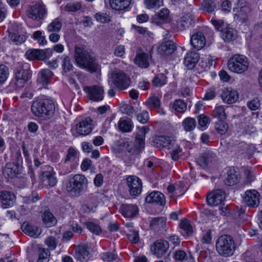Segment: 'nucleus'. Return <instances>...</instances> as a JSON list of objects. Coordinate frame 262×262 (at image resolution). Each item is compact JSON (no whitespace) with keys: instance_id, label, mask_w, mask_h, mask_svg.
<instances>
[{"instance_id":"f257e3e1","label":"nucleus","mask_w":262,"mask_h":262,"mask_svg":"<svg viewBox=\"0 0 262 262\" xmlns=\"http://www.w3.org/2000/svg\"><path fill=\"white\" fill-rule=\"evenodd\" d=\"M55 110L53 101L45 96L35 97L32 102L31 111L36 117L50 119L53 116Z\"/></svg>"},{"instance_id":"f03ea898","label":"nucleus","mask_w":262,"mask_h":262,"mask_svg":"<svg viewBox=\"0 0 262 262\" xmlns=\"http://www.w3.org/2000/svg\"><path fill=\"white\" fill-rule=\"evenodd\" d=\"M216 249L222 256H231L235 250L234 242L233 238L228 235H223L219 237L216 242Z\"/></svg>"},{"instance_id":"7ed1b4c3","label":"nucleus","mask_w":262,"mask_h":262,"mask_svg":"<svg viewBox=\"0 0 262 262\" xmlns=\"http://www.w3.org/2000/svg\"><path fill=\"white\" fill-rule=\"evenodd\" d=\"M249 62L248 58L242 54H235L231 57L227 63L229 70L235 73L243 74L248 69Z\"/></svg>"},{"instance_id":"20e7f679","label":"nucleus","mask_w":262,"mask_h":262,"mask_svg":"<svg viewBox=\"0 0 262 262\" xmlns=\"http://www.w3.org/2000/svg\"><path fill=\"white\" fill-rule=\"evenodd\" d=\"M83 69L93 74L98 72L101 67L91 50L83 51Z\"/></svg>"},{"instance_id":"39448f33","label":"nucleus","mask_w":262,"mask_h":262,"mask_svg":"<svg viewBox=\"0 0 262 262\" xmlns=\"http://www.w3.org/2000/svg\"><path fill=\"white\" fill-rule=\"evenodd\" d=\"M112 82L120 91L127 89L130 84V78L122 71L115 69L111 74Z\"/></svg>"},{"instance_id":"423d86ee","label":"nucleus","mask_w":262,"mask_h":262,"mask_svg":"<svg viewBox=\"0 0 262 262\" xmlns=\"http://www.w3.org/2000/svg\"><path fill=\"white\" fill-rule=\"evenodd\" d=\"M234 18L241 22L248 19L251 9L245 0H239L233 8Z\"/></svg>"},{"instance_id":"0eeeda50","label":"nucleus","mask_w":262,"mask_h":262,"mask_svg":"<svg viewBox=\"0 0 262 262\" xmlns=\"http://www.w3.org/2000/svg\"><path fill=\"white\" fill-rule=\"evenodd\" d=\"M83 90L86 97L94 102L102 101L104 98V91L103 88L100 85H94L85 86Z\"/></svg>"},{"instance_id":"6e6552de","label":"nucleus","mask_w":262,"mask_h":262,"mask_svg":"<svg viewBox=\"0 0 262 262\" xmlns=\"http://www.w3.org/2000/svg\"><path fill=\"white\" fill-rule=\"evenodd\" d=\"M82 189V176L76 174L67 184V190L72 196L80 195Z\"/></svg>"},{"instance_id":"1a4fd4ad","label":"nucleus","mask_w":262,"mask_h":262,"mask_svg":"<svg viewBox=\"0 0 262 262\" xmlns=\"http://www.w3.org/2000/svg\"><path fill=\"white\" fill-rule=\"evenodd\" d=\"M46 13L45 6L42 3L33 4L27 10L28 16L34 20L43 18Z\"/></svg>"},{"instance_id":"9d476101","label":"nucleus","mask_w":262,"mask_h":262,"mask_svg":"<svg viewBox=\"0 0 262 262\" xmlns=\"http://www.w3.org/2000/svg\"><path fill=\"white\" fill-rule=\"evenodd\" d=\"M127 184L131 195L138 196L141 193L142 184L141 180L138 177L136 176H129L127 178Z\"/></svg>"},{"instance_id":"9b49d317","label":"nucleus","mask_w":262,"mask_h":262,"mask_svg":"<svg viewBox=\"0 0 262 262\" xmlns=\"http://www.w3.org/2000/svg\"><path fill=\"white\" fill-rule=\"evenodd\" d=\"M226 193L222 189H216L210 192L207 198V203L211 206L220 204L225 199Z\"/></svg>"},{"instance_id":"f8f14e48","label":"nucleus","mask_w":262,"mask_h":262,"mask_svg":"<svg viewBox=\"0 0 262 262\" xmlns=\"http://www.w3.org/2000/svg\"><path fill=\"white\" fill-rule=\"evenodd\" d=\"M244 201L251 207H256L259 204V194L255 190H247L245 192Z\"/></svg>"},{"instance_id":"ddd939ff","label":"nucleus","mask_w":262,"mask_h":262,"mask_svg":"<svg viewBox=\"0 0 262 262\" xmlns=\"http://www.w3.org/2000/svg\"><path fill=\"white\" fill-rule=\"evenodd\" d=\"M221 98L225 103L232 104L237 100L238 94L236 90L231 88H226L223 90Z\"/></svg>"},{"instance_id":"4468645a","label":"nucleus","mask_w":262,"mask_h":262,"mask_svg":"<svg viewBox=\"0 0 262 262\" xmlns=\"http://www.w3.org/2000/svg\"><path fill=\"white\" fill-rule=\"evenodd\" d=\"M169 248L168 243L164 240H160L156 242L151 247V249L154 254L157 257H161L165 254Z\"/></svg>"},{"instance_id":"2eb2a0df","label":"nucleus","mask_w":262,"mask_h":262,"mask_svg":"<svg viewBox=\"0 0 262 262\" xmlns=\"http://www.w3.org/2000/svg\"><path fill=\"white\" fill-rule=\"evenodd\" d=\"M206 38L204 34L201 32H198L191 36L190 44L196 50H200L206 45Z\"/></svg>"},{"instance_id":"dca6fc26","label":"nucleus","mask_w":262,"mask_h":262,"mask_svg":"<svg viewBox=\"0 0 262 262\" xmlns=\"http://www.w3.org/2000/svg\"><path fill=\"white\" fill-rule=\"evenodd\" d=\"M145 201L149 204L155 203L161 206H164L166 203L164 195L158 191H154L148 194L145 198Z\"/></svg>"},{"instance_id":"f3484780","label":"nucleus","mask_w":262,"mask_h":262,"mask_svg":"<svg viewBox=\"0 0 262 262\" xmlns=\"http://www.w3.org/2000/svg\"><path fill=\"white\" fill-rule=\"evenodd\" d=\"M149 131V128L147 126L138 127V132L135 137V144L140 151L144 148L145 135Z\"/></svg>"},{"instance_id":"a211bd4d","label":"nucleus","mask_w":262,"mask_h":262,"mask_svg":"<svg viewBox=\"0 0 262 262\" xmlns=\"http://www.w3.org/2000/svg\"><path fill=\"white\" fill-rule=\"evenodd\" d=\"M15 195L9 191H3L0 192V201L2 203V207L4 208H8L11 206L15 201Z\"/></svg>"},{"instance_id":"6ab92c4d","label":"nucleus","mask_w":262,"mask_h":262,"mask_svg":"<svg viewBox=\"0 0 262 262\" xmlns=\"http://www.w3.org/2000/svg\"><path fill=\"white\" fill-rule=\"evenodd\" d=\"M215 156L212 152L202 154L197 159L198 164L205 168L210 165L215 160Z\"/></svg>"},{"instance_id":"aec40b11","label":"nucleus","mask_w":262,"mask_h":262,"mask_svg":"<svg viewBox=\"0 0 262 262\" xmlns=\"http://www.w3.org/2000/svg\"><path fill=\"white\" fill-rule=\"evenodd\" d=\"M154 142L157 144V147L162 146L170 149L174 145L176 141L170 137L161 136L155 137Z\"/></svg>"},{"instance_id":"412c9836","label":"nucleus","mask_w":262,"mask_h":262,"mask_svg":"<svg viewBox=\"0 0 262 262\" xmlns=\"http://www.w3.org/2000/svg\"><path fill=\"white\" fill-rule=\"evenodd\" d=\"M194 23L192 15L190 13L184 14L177 22V27L180 31H183L189 28Z\"/></svg>"},{"instance_id":"4be33fe9","label":"nucleus","mask_w":262,"mask_h":262,"mask_svg":"<svg viewBox=\"0 0 262 262\" xmlns=\"http://www.w3.org/2000/svg\"><path fill=\"white\" fill-rule=\"evenodd\" d=\"M169 14V10L167 8H163L157 15L152 16V22L157 25L168 22L170 20Z\"/></svg>"},{"instance_id":"5701e85b","label":"nucleus","mask_w":262,"mask_h":262,"mask_svg":"<svg viewBox=\"0 0 262 262\" xmlns=\"http://www.w3.org/2000/svg\"><path fill=\"white\" fill-rule=\"evenodd\" d=\"M122 214L128 218H133L138 214V208L136 205L123 204L121 208Z\"/></svg>"},{"instance_id":"b1692460","label":"nucleus","mask_w":262,"mask_h":262,"mask_svg":"<svg viewBox=\"0 0 262 262\" xmlns=\"http://www.w3.org/2000/svg\"><path fill=\"white\" fill-rule=\"evenodd\" d=\"M176 46L174 42L171 40H168L161 44L158 48V52L162 55H168L176 50Z\"/></svg>"},{"instance_id":"393cba45","label":"nucleus","mask_w":262,"mask_h":262,"mask_svg":"<svg viewBox=\"0 0 262 262\" xmlns=\"http://www.w3.org/2000/svg\"><path fill=\"white\" fill-rule=\"evenodd\" d=\"M239 180V175L237 171L234 169H229L227 173V176L224 180L225 184L227 186H233L236 184Z\"/></svg>"},{"instance_id":"a878e982","label":"nucleus","mask_w":262,"mask_h":262,"mask_svg":"<svg viewBox=\"0 0 262 262\" xmlns=\"http://www.w3.org/2000/svg\"><path fill=\"white\" fill-rule=\"evenodd\" d=\"M199 54L194 52L187 53L184 57V63L188 69H192L199 61Z\"/></svg>"},{"instance_id":"bb28decb","label":"nucleus","mask_w":262,"mask_h":262,"mask_svg":"<svg viewBox=\"0 0 262 262\" xmlns=\"http://www.w3.org/2000/svg\"><path fill=\"white\" fill-rule=\"evenodd\" d=\"M53 72L49 69H43L39 72L37 81L42 86H46L49 83V79L53 76Z\"/></svg>"},{"instance_id":"cd10ccee","label":"nucleus","mask_w":262,"mask_h":262,"mask_svg":"<svg viewBox=\"0 0 262 262\" xmlns=\"http://www.w3.org/2000/svg\"><path fill=\"white\" fill-rule=\"evenodd\" d=\"M221 36L224 41L230 42L236 38L237 32L234 29L227 27L222 30Z\"/></svg>"},{"instance_id":"c85d7f7f","label":"nucleus","mask_w":262,"mask_h":262,"mask_svg":"<svg viewBox=\"0 0 262 262\" xmlns=\"http://www.w3.org/2000/svg\"><path fill=\"white\" fill-rule=\"evenodd\" d=\"M118 129L123 133H127L132 131L133 124L131 119L128 118H121L118 123Z\"/></svg>"},{"instance_id":"c756f323","label":"nucleus","mask_w":262,"mask_h":262,"mask_svg":"<svg viewBox=\"0 0 262 262\" xmlns=\"http://www.w3.org/2000/svg\"><path fill=\"white\" fill-rule=\"evenodd\" d=\"M148 55L145 53H140L136 55L134 59L135 63L142 68H147L149 66Z\"/></svg>"},{"instance_id":"7c9ffc66","label":"nucleus","mask_w":262,"mask_h":262,"mask_svg":"<svg viewBox=\"0 0 262 262\" xmlns=\"http://www.w3.org/2000/svg\"><path fill=\"white\" fill-rule=\"evenodd\" d=\"M23 231L31 237H37L41 233V230L36 226L24 223L21 227Z\"/></svg>"},{"instance_id":"2f4dec72","label":"nucleus","mask_w":262,"mask_h":262,"mask_svg":"<svg viewBox=\"0 0 262 262\" xmlns=\"http://www.w3.org/2000/svg\"><path fill=\"white\" fill-rule=\"evenodd\" d=\"M19 167L14 163H8L6 164L4 173L9 178H13L16 177L19 173Z\"/></svg>"},{"instance_id":"473e14b6","label":"nucleus","mask_w":262,"mask_h":262,"mask_svg":"<svg viewBox=\"0 0 262 262\" xmlns=\"http://www.w3.org/2000/svg\"><path fill=\"white\" fill-rule=\"evenodd\" d=\"M42 180L45 184H48L50 187L55 186L57 182L55 173L49 171H45L42 173Z\"/></svg>"},{"instance_id":"72a5a7b5","label":"nucleus","mask_w":262,"mask_h":262,"mask_svg":"<svg viewBox=\"0 0 262 262\" xmlns=\"http://www.w3.org/2000/svg\"><path fill=\"white\" fill-rule=\"evenodd\" d=\"M111 7L116 10H122L130 5V0H110Z\"/></svg>"},{"instance_id":"f704fd0d","label":"nucleus","mask_w":262,"mask_h":262,"mask_svg":"<svg viewBox=\"0 0 262 262\" xmlns=\"http://www.w3.org/2000/svg\"><path fill=\"white\" fill-rule=\"evenodd\" d=\"M118 149L121 152H127L131 154H133L135 150L128 139H122L120 141L118 145Z\"/></svg>"},{"instance_id":"c9c22d12","label":"nucleus","mask_w":262,"mask_h":262,"mask_svg":"<svg viewBox=\"0 0 262 262\" xmlns=\"http://www.w3.org/2000/svg\"><path fill=\"white\" fill-rule=\"evenodd\" d=\"M149 226L151 229L156 230L164 229L166 226V219L163 217L154 218Z\"/></svg>"},{"instance_id":"e433bc0d","label":"nucleus","mask_w":262,"mask_h":262,"mask_svg":"<svg viewBox=\"0 0 262 262\" xmlns=\"http://www.w3.org/2000/svg\"><path fill=\"white\" fill-rule=\"evenodd\" d=\"M43 222L47 227L54 226L56 224V220L53 215L48 211H46L42 215Z\"/></svg>"},{"instance_id":"4c0bfd02","label":"nucleus","mask_w":262,"mask_h":262,"mask_svg":"<svg viewBox=\"0 0 262 262\" xmlns=\"http://www.w3.org/2000/svg\"><path fill=\"white\" fill-rule=\"evenodd\" d=\"M195 120L191 117L185 118L182 123V125L186 132H191L196 127Z\"/></svg>"},{"instance_id":"58836bf2","label":"nucleus","mask_w":262,"mask_h":262,"mask_svg":"<svg viewBox=\"0 0 262 262\" xmlns=\"http://www.w3.org/2000/svg\"><path fill=\"white\" fill-rule=\"evenodd\" d=\"M28 58L30 60H44L45 54L43 50L34 49L27 53Z\"/></svg>"},{"instance_id":"ea45409f","label":"nucleus","mask_w":262,"mask_h":262,"mask_svg":"<svg viewBox=\"0 0 262 262\" xmlns=\"http://www.w3.org/2000/svg\"><path fill=\"white\" fill-rule=\"evenodd\" d=\"M61 67L63 72L67 73L71 71L73 69V64L71 59L67 55H63L61 57Z\"/></svg>"},{"instance_id":"a19ab883","label":"nucleus","mask_w":262,"mask_h":262,"mask_svg":"<svg viewBox=\"0 0 262 262\" xmlns=\"http://www.w3.org/2000/svg\"><path fill=\"white\" fill-rule=\"evenodd\" d=\"M212 116L219 120H224L226 119L225 109L223 106H218L215 107L212 112Z\"/></svg>"},{"instance_id":"79ce46f5","label":"nucleus","mask_w":262,"mask_h":262,"mask_svg":"<svg viewBox=\"0 0 262 262\" xmlns=\"http://www.w3.org/2000/svg\"><path fill=\"white\" fill-rule=\"evenodd\" d=\"M73 58L76 64L80 68L82 67V45H76L74 47Z\"/></svg>"},{"instance_id":"37998d69","label":"nucleus","mask_w":262,"mask_h":262,"mask_svg":"<svg viewBox=\"0 0 262 262\" xmlns=\"http://www.w3.org/2000/svg\"><path fill=\"white\" fill-rule=\"evenodd\" d=\"M174 258L175 260L180 261L189 260L192 259V255L190 253L187 254L184 251L182 250H177L174 252Z\"/></svg>"},{"instance_id":"c03bdc74","label":"nucleus","mask_w":262,"mask_h":262,"mask_svg":"<svg viewBox=\"0 0 262 262\" xmlns=\"http://www.w3.org/2000/svg\"><path fill=\"white\" fill-rule=\"evenodd\" d=\"M50 257V251L48 249L39 248L38 258L37 262H48Z\"/></svg>"},{"instance_id":"a18cd8bd","label":"nucleus","mask_w":262,"mask_h":262,"mask_svg":"<svg viewBox=\"0 0 262 262\" xmlns=\"http://www.w3.org/2000/svg\"><path fill=\"white\" fill-rule=\"evenodd\" d=\"M94 126L93 120L90 117H86L83 120V136L89 134Z\"/></svg>"},{"instance_id":"49530a36","label":"nucleus","mask_w":262,"mask_h":262,"mask_svg":"<svg viewBox=\"0 0 262 262\" xmlns=\"http://www.w3.org/2000/svg\"><path fill=\"white\" fill-rule=\"evenodd\" d=\"M215 8V4L212 0H204L202 3V9L206 12L211 13Z\"/></svg>"},{"instance_id":"de8ad7c7","label":"nucleus","mask_w":262,"mask_h":262,"mask_svg":"<svg viewBox=\"0 0 262 262\" xmlns=\"http://www.w3.org/2000/svg\"><path fill=\"white\" fill-rule=\"evenodd\" d=\"M85 225L90 232L96 235H99L102 232L100 226L93 222H86Z\"/></svg>"},{"instance_id":"09e8293b","label":"nucleus","mask_w":262,"mask_h":262,"mask_svg":"<svg viewBox=\"0 0 262 262\" xmlns=\"http://www.w3.org/2000/svg\"><path fill=\"white\" fill-rule=\"evenodd\" d=\"M144 4L147 9H158L163 5V0H144Z\"/></svg>"},{"instance_id":"8fccbe9b","label":"nucleus","mask_w":262,"mask_h":262,"mask_svg":"<svg viewBox=\"0 0 262 262\" xmlns=\"http://www.w3.org/2000/svg\"><path fill=\"white\" fill-rule=\"evenodd\" d=\"M62 27V24L58 18H56L47 27V30L49 32H58Z\"/></svg>"},{"instance_id":"3c124183","label":"nucleus","mask_w":262,"mask_h":262,"mask_svg":"<svg viewBox=\"0 0 262 262\" xmlns=\"http://www.w3.org/2000/svg\"><path fill=\"white\" fill-rule=\"evenodd\" d=\"M78 152L73 147L69 148L66 157L64 160V163H72L77 158Z\"/></svg>"},{"instance_id":"603ef678","label":"nucleus","mask_w":262,"mask_h":262,"mask_svg":"<svg viewBox=\"0 0 262 262\" xmlns=\"http://www.w3.org/2000/svg\"><path fill=\"white\" fill-rule=\"evenodd\" d=\"M180 227L185 232L187 235H189L192 233V227L189 221L186 219L181 220Z\"/></svg>"},{"instance_id":"864d4df0","label":"nucleus","mask_w":262,"mask_h":262,"mask_svg":"<svg viewBox=\"0 0 262 262\" xmlns=\"http://www.w3.org/2000/svg\"><path fill=\"white\" fill-rule=\"evenodd\" d=\"M215 128L219 134L224 135L228 129V125L223 120H219V122L215 123Z\"/></svg>"},{"instance_id":"5fc2aeb1","label":"nucleus","mask_w":262,"mask_h":262,"mask_svg":"<svg viewBox=\"0 0 262 262\" xmlns=\"http://www.w3.org/2000/svg\"><path fill=\"white\" fill-rule=\"evenodd\" d=\"M167 82V77L163 74L157 75L152 80V83L156 86H161Z\"/></svg>"},{"instance_id":"6e6d98bb","label":"nucleus","mask_w":262,"mask_h":262,"mask_svg":"<svg viewBox=\"0 0 262 262\" xmlns=\"http://www.w3.org/2000/svg\"><path fill=\"white\" fill-rule=\"evenodd\" d=\"M173 108L176 112L183 113L186 110V104L182 100H176L173 104Z\"/></svg>"},{"instance_id":"4d7b16f0","label":"nucleus","mask_w":262,"mask_h":262,"mask_svg":"<svg viewBox=\"0 0 262 262\" xmlns=\"http://www.w3.org/2000/svg\"><path fill=\"white\" fill-rule=\"evenodd\" d=\"M147 104L149 108L157 109L160 106L161 102L158 97L152 96L148 98Z\"/></svg>"},{"instance_id":"13d9d810","label":"nucleus","mask_w":262,"mask_h":262,"mask_svg":"<svg viewBox=\"0 0 262 262\" xmlns=\"http://www.w3.org/2000/svg\"><path fill=\"white\" fill-rule=\"evenodd\" d=\"M81 8L80 3H69L66 5L64 10L68 12H75Z\"/></svg>"},{"instance_id":"bf43d9fd","label":"nucleus","mask_w":262,"mask_h":262,"mask_svg":"<svg viewBox=\"0 0 262 262\" xmlns=\"http://www.w3.org/2000/svg\"><path fill=\"white\" fill-rule=\"evenodd\" d=\"M93 252V248L90 245L85 244L83 246V260L88 261L92 257V253Z\"/></svg>"},{"instance_id":"052dcab7","label":"nucleus","mask_w":262,"mask_h":262,"mask_svg":"<svg viewBox=\"0 0 262 262\" xmlns=\"http://www.w3.org/2000/svg\"><path fill=\"white\" fill-rule=\"evenodd\" d=\"M9 75V69L4 64L0 65V84H3Z\"/></svg>"},{"instance_id":"680f3d73","label":"nucleus","mask_w":262,"mask_h":262,"mask_svg":"<svg viewBox=\"0 0 262 262\" xmlns=\"http://www.w3.org/2000/svg\"><path fill=\"white\" fill-rule=\"evenodd\" d=\"M95 18L101 23H108L111 20L110 16L106 13H97L95 15Z\"/></svg>"},{"instance_id":"e2e57ef3","label":"nucleus","mask_w":262,"mask_h":262,"mask_svg":"<svg viewBox=\"0 0 262 262\" xmlns=\"http://www.w3.org/2000/svg\"><path fill=\"white\" fill-rule=\"evenodd\" d=\"M120 111L122 114H126L129 116H132L134 113L133 107L128 104H122L120 107Z\"/></svg>"},{"instance_id":"0e129e2a","label":"nucleus","mask_w":262,"mask_h":262,"mask_svg":"<svg viewBox=\"0 0 262 262\" xmlns=\"http://www.w3.org/2000/svg\"><path fill=\"white\" fill-rule=\"evenodd\" d=\"M10 36L11 37V41L16 45L21 44L26 40V37L25 35L17 33H14Z\"/></svg>"},{"instance_id":"69168bd1","label":"nucleus","mask_w":262,"mask_h":262,"mask_svg":"<svg viewBox=\"0 0 262 262\" xmlns=\"http://www.w3.org/2000/svg\"><path fill=\"white\" fill-rule=\"evenodd\" d=\"M15 76L17 81L20 80L25 82L28 79V72L24 69L18 70L16 72Z\"/></svg>"},{"instance_id":"338daca9","label":"nucleus","mask_w":262,"mask_h":262,"mask_svg":"<svg viewBox=\"0 0 262 262\" xmlns=\"http://www.w3.org/2000/svg\"><path fill=\"white\" fill-rule=\"evenodd\" d=\"M46 245L51 250H54L57 245V243L55 237L51 236L46 238L45 240Z\"/></svg>"},{"instance_id":"774afa93","label":"nucleus","mask_w":262,"mask_h":262,"mask_svg":"<svg viewBox=\"0 0 262 262\" xmlns=\"http://www.w3.org/2000/svg\"><path fill=\"white\" fill-rule=\"evenodd\" d=\"M260 104V100L257 98H255L249 101L247 103V106L250 110L255 111L259 107Z\"/></svg>"}]
</instances>
